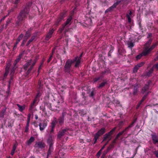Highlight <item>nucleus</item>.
<instances>
[{
  "label": "nucleus",
  "instance_id": "nucleus-51",
  "mask_svg": "<svg viewBox=\"0 0 158 158\" xmlns=\"http://www.w3.org/2000/svg\"><path fill=\"white\" fill-rule=\"evenodd\" d=\"M126 16L127 18L128 23H130L131 22V19L129 15L128 14H127Z\"/></svg>",
  "mask_w": 158,
  "mask_h": 158
},
{
  "label": "nucleus",
  "instance_id": "nucleus-22",
  "mask_svg": "<svg viewBox=\"0 0 158 158\" xmlns=\"http://www.w3.org/2000/svg\"><path fill=\"white\" fill-rule=\"evenodd\" d=\"M105 128L104 127H103L99 130L97 132V133L101 136L103 135L105 132Z\"/></svg>",
  "mask_w": 158,
  "mask_h": 158
},
{
  "label": "nucleus",
  "instance_id": "nucleus-36",
  "mask_svg": "<svg viewBox=\"0 0 158 158\" xmlns=\"http://www.w3.org/2000/svg\"><path fill=\"white\" fill-rule=\"evenodd\" d=\"M10 78L9 81L8 87L9 88L11 83L13 81L14 76L10 75Z\"/></svg>",
  "mask_w": 158,
  "mask_h": 158
},
{
  "label": "nucleus",
  "instance_id": "nucleus-24",
  "mask_svg": "<svg viewBox=\"0 0 158 158\" xmlns=\"http://www.w3.org/2000/svg\"><path fill=\"white\" fill-rule=\"evenodd\" d=\"M110 148L108 147L107 149L105 151H104L103 153L101 156V158H105L106 156V155L107 154L108 151L110 150Z\"/></svg>",
  "mask_w": 158,
  "mask_h": 158
},
{
  "label": "nucleus",
  "instance_id": "nucleus-34",
  "mask_svg": "<svg viewBox=\"0 0 158 158\" xmlns=\"http://www.w3.org/2000/svg\"><path fill=\"white\" fill-rule=\"evenodd\" d=\"M113 102L114 104L115 105L117 106H121V105L120 104V102L118 100H114L113 101Z\"/></svg>",
  "mask_w": 158,
  "mask_h": 158
},
{
  "label": "nucleus",
  "instance_id": "nucleus-18",
  "mask_svg": "<svg viewBox=\"0 0 158 158\" xmlns=\"http://www.w3.org/2000/svg\"><path fill=\"white\" fill-rule=\"evenodd\" d=\"M47 124L44 123H40L39 124V126L40 127V131H42L44 130L47 126Z\"/></svg>",
  "mask_w": 158,
  "mask_h": 158
},
{
  "label": "nucleus",
  "instance_id": "nucleus-57",
  "mask_svg": "<svg viewBox=\"0 0 158 158\" xmlns=\"http://www.w3.org/2000/svg\"><path fill=\"white\" fill-rule=\"evenodd\" d=\"M153 153L158 158V150L155 151Z\"/></svg>",
  "mask_w": 158,
  "mask_h": 158
},
{
  "label": "nucleus",
  "instance_id": "nucleus-31",
  "mask_svg": "<svg viewBox=\"0 0 158 158\" xmlns=\"http://www.w3.org/2000/svg\"><path fill=\"white\" fill-rule=\"evenodd\" d=\"M6 110L5 109H2L0 112V117L2 118L4 117V114L5 113Z\"/></svg>",
  "mask_w": 158,
  "mask_h": 158
},
{
  "label": "nucleus",
  "instance_id": "nucleus-2",
  "mask_svg": "<svg viewBox=\"0 0 158 158\" xmlns=\"http://www.w3.org/2000/svg\"><path fill=\"white\" fill-rule=\"evenodd\" d=\"M29 10V7L26 6L24 9L20 11L17 18V20L16 23V26H20L24 22L27 17Z\"/></svg>",
  "mask_w": 158,
  "mask_h": 158
},
{
  "label": "nucleus",
  "instance_id": "nucleus-30",
  "mask_svg": "<svg viewBox=\"0 0 158 158\" xmlns=\"http://www.w3.org/2000/svg\"><path fill=\"white\" fill-rule=\"evenodd\" d=\"M35 139V138L34 137H31L27 141V144L29 145L30 144L32 143L34 141Z\"/></svg>",
  "mask_w": 158,
  "mask_h": 158
},
{
  "label": "nucleus",
  "instance_id": "nucleus-29",
  "mask_svg": "<svg viewBox=\"0 0 158 158\" xmlns=\"http://www.w3.org/2000/svg\"><path fill=\"white\" fill-rule=\"evenodd\" d=\"M108 139H109V140H110L111 139L110 136L109 135V134L106 133L104 135L103 141H105Z\"/></svg>",
  "mask_w": 158,
  "mask_h": 158
},
{
  "label": "nucleus",
  "instance_id": "nucleus-7",
  "mask_svg": "<svg viewBox=\"0 0 158 158\" xmlns=\"http://www.w3.org/2000/svg\"><path fill=\"white\" fill-rule=\"evenodd\" d=\"M23 36V34H21L19 35L17 39H16V42L14 44V45L13 47V50H14L16 49L17 47V44L19 43L20 40H22Z\"/></svg>",
  "mask_w": 158,
  "mask_h": 158
},
{
  "label": "nucleus",
  "instance_id": "nucleus-13",
  "mask_svg": "<svg viewBox=\"0 0 158 158\" xmlns=\"http://www.w3.org/2000/svg\"><path fill=\"white\" fill-rule=\"evenodd\" d=\"M32 29L33 28L32 27H30L29 28L26 32L24 37L27 39L30 37L31 34V31Z\"/></svg>",
  "mask_w": 158,
  "mask_h": 158
},
{
  "label": "nucleus",
  "instance_id": "nucleus-26",
  "mask_svg": "<svg viewBox=\"0 0 158 158\" xmlns=\"http://www.w3.org/2000/svg\"><path fill=\"white\" fill-rule=\"evenodd\" d=\"M115 6L113 5L112 6L110 7L109 8H108V9H107L105 11V13H106L109 12H110L112 11L115 8Z\"/></svg>",
  "mask_w": 158,
  "mask_h": 158
},
{
  "label": "nucleus",
  "instance_id": "nucleus-48",
  "mask_svg": "<svg viewBox=\"0 0 158 158\" xmlns=\"http://www.w3.org/2000/svg\"><path fill=\"white\" fill-rule=\"evenodd\" d=\"M29 124H27L26 126L25 127V128L24 129V132L25 133H27L28 132L29 130Z\"/></svg>",
  "mask_w": 158,
  "mask_h": 158
},
{
  "label": "nucleus",
  "instance_id": "nucleus-28",
  "mask_svg": "<svg viewBox=\"0 0 158 158\" xmlns=\"http://www.w3.org/2000/svg\"><path fill=\"white\" fill-rule=\"evenodd\" d=\"M65 15V13H62L60 14V16L58 19V21L59 22L61 21L64 19Z\"/></svg>",
  "mask_w": 158,
  "mask_h": 158
},
{
  "label": "nucleus",
  "instance_id": "nucleus-16",
  "mask_svg": "<svg viewBox=\"0 0 158 158\" xmlns=\"http://www.w3.org/2000/svg\"><path fill=\"white\" fill-rule=\"evenodd\" d=\"M66 113L64 112H63L62 113V115L60 116L58 118V121L59 123L60 124H63L64 122V118Z\"/></svg>",
  "mask_w": 158,
  "mask_h": 158
},
{
  "label": "nucleus",
  "instance_id": "nucleus-11",
  "mask_svg": "<svg viewBox=\"0 0 158 158\" xmlns=\"http://www.w3.org/2000/svg\"><path fill=\"white\" fill-rule=\"evenodd\" d=\"M32 62V59L27 60V61L26 63L23 65V68L25 71L27 70V69H28V67L31 66Z\"/></svg>",
  "mask_w": 158,
  "mask_h": 158
},
{
  "label": "nucleus",
  "instance_id": "nucleus-54",
  "mask_svg": "<svg viewBox=\"0 0 158 158\" xmlns=\"http://www.w3.org/2000/svg\"><path fill=\"white\" fill-rule=\"evenodd\" d=\"M100 136L97 133L94 135V139L97 140Z\"/></svg>",
  "mask_w": 158,
  "mask_h": 158
},
{
  "label": "nucleus",
  "instance_id": "nucleus-17",
  "mask_svg": "<svg viewBox=\"0 0 158 158\" xmlns=\"http://www.w3.org/2000/svg\"><path fill=\"white\" fill-rule=\"evenodd\" d=\"M151 136L153 143L156 144L158 142V136L155 134L152 135Z\"/></svg>",
  "mask_w": 158,
  "mask_h": 158
},
{
  "label": "nucleus",
  "instance_id": "nucleus-15",
  "mask_svg": "<svg viewBox=\"0 0 158 158\" xmlns=\"http://www.w3.org/2000/svg\"><path fill=\"white\" fill-rule=\"evenodd\" d=\"M57 123V121L56 118H54L53 120L52 123V128L51 131H50V133L51 132H52L53 131Z\"/></svg>",
  "mask_w": 158,
  "mask_h": 158
},
{
  "label": "nucleus",
  "instance_id": "nucleus-21",
  "mask_svg": "<svg viewBox=\"0 0 158 158\" xmlns=\"http://www.w3.org/2000/svg\"><path fill=\"white\" fill-rule=\"evenodd\" d=\"M16 105L18 107V110L21 112H23L25 110L26 107V106L25 105L21 106L19 104H17Z\"/></svg>",
  "mask_w": 158,
  "mask_h": 158
},
{
  "label": "nucleus",
  "instance_id": "nucleus-45",
  "mask_svg": "<svg viewBox=\"0 0 158 158\" xmlns=\"http://www.w3.org/2000/svg\"><path fill=\"white\" fill-rule=\"evenodd\" d=\"M128 45V47H129L130 49H132V48L134 46V44L132 42H130L128 43L127 44Z\"/></svg>",
  "mask_w": 158,
  "mask_h": 158
},
{
  "label": "nucleus",
  "instance_id": "nucleus-50",
  "mask_svg": "<svg viewBox=\"0 0 158 158\" xmlns=\"http://www.w3.org/2000/svg\"><path fill=\"white\" fill-rule=\"evenodd\" d=\"M126 134L125 133V132H124V131L123 130V131H122L120 132H119L118 134L116 136V138H118L119 137L122 135L123 134Z\"/></svg>",
  "mask_w": 158,
  "mask_h": 158
},
{
  "label": "nucleus",
  "instance_id": "nucleus-32",
  "mask_svg": "<svg viewBox=\"0 0 158 158\" xmlns=\"http://www.w3.org/2000/svg\"><path fill=\"white\" fill-rule=\"evenodd\" d=\"M149 92H147L142 97V99L140 101L141 103H142L146 99Z\"/></svg>",
  "mask_w": 158,
  "mask_h": 158
},
{
  "label": "nucleus",
  "instance_id": "nucleus-3",
  "mask_svg": "<svg viewBox=\"0 0 158 158\" xmlns=\"http://www.w3.org/2000/svg\"><path fill=\"white\" fill-rule=\"evenodd\" d=\"M152 41V39L150 38L149 39L144 45V50L145 51H148V53H150L158 45V41L153 43L150 47H149Z\"/></svg>",
  "mask_w": 158,
  "mask_h": 158
},
{
  "label": "nucleus",
  "instance_id": "nucleus-35",
  "mask_svg": "<svg viewBox=\"0 0 158 158\" xmlns=\"http://www.w3.org/2000/svg\"><path fill=\"white\" fill-rule=\"evenodd\" d=\"M9 71L5 70V72L4 73L3 76V80L5 79L6 78V77L9 73Z\"/></svg>",
  "mask_w": 158,
  "mask_h": 158
},
{
  "label": "nucleus",
  "instance_id": "nucleus-49",
  "mask_svg": "<svg viewBox=\"0 0 158 158\" xmlns=\"http://www.w3.org/2000/svg\"><path fill=\"white\" fill-rule=\"evenodd\" d=\"M36 36L37 34L36 33L34 34L29 40L32 42L35 39Z\"/></svg>",
  "mask_w": 158,
  "mask_h": 158
},
{
  "label": "nucleus",
  "instance_id": "nucleus-37",
  "mask_svg": "<svg viewBox=\"0 0 158 158\" xmlns=\"http://www.w3.org/2000/svg\"><path fill=\"white\" fill-rule=\"evenodd\" d=\"M11 65L10 62L7 63L5 70L9 71Z\"/></svg>",
  "mask_w": 158,
  "mask_h": 158
},
{
  "label": "nucleus",
  "instance_id": "nucleus-55",
  "mask_svg": "<svg viewBox=\"0 0 158 158\" xmlns=\"http://www.w3.org/2000/svg\"><path fill=\"white\" fill-rule=\"evenodd\" d=\"M152 67H153V69L155 68L156 70H158V63L154 64Z\"/></svg>",
  "mask_w": 158,
  "mask_h": 158
},
{
  "label": "nucleus",
  "instance_id": "nucleus-41",
  "mask_svg": "<svg viewBox=\"0 0 158 158\" xmlns=\"http://www.w3.org/2000/svg\"><path fill=\"white\" fill-rule=\"evenodd\" d=\"M64 98L63 97L60 96L59 97V100L57 101V103H62L63 102Z\"/></svg>",
  "mask_w": 158,
  "mask_h": 158
},
{
  "label": "nucleus",
  "instance_id": "nucleus-39",
  "mask_svg": "<svg viewBox=\"0 0 158 158\" xmlns=\"http://www.w3.org/2000/svg\"><path fill=\"white\" fill-rule=\"evenodd\" d=\"M76 9V8L75 7L72 10L70 11L69 17H72V18H73V16L74 14V12Z\"/></svg>",
  "mask_w": 158,
  "mask_h": 158
},
{
  "label": "nucleus",
  "instance_id": "nucleus-38",
  "mask_svg": "<svg viewBox=\"0 0 158 158\" xmlns=\"http://www.w3.org/2000/svg\"><path fill=\"white\" fill-rule=\"evenodd\" d=\"M86 23L88 25H91L92 24V22L91 19H88L86 22Z\"/></svg>",
  "mask_w": 158,
  "mask_h": 158
},
{
  "label": "nucleus",
  "instance_id": "nucleus-43",
  "mask_svg": "<svg viewBox=\"0 0 158 158\" xmlns=\"http://www.w3.org/2000/svg\"><path fill=\"white\" fill-rule=\"evenodd\" d=\"M37 93L35 97L40 99V98L41 95L42 91L40 90H37Z\"/></svg>",
  "mask_w": 158,
  "mask_h": 158
},
{
  "label": "nucleus",
  "instance_id": "nucleus-61",
  "mask_svg": "<svg viewBox=\"0 0 158 158\" xmlns=\"http://www.w3.org/2000/svg\"><path fill=\"white\" fill-rule=\"evenodd\" d=\"M17 68V67L16 66V65H15L13 64V67L12 68H11V69L15 71Z\"/></svg>",
  "mask_w": 158,
  "mask_h": 158
},
{
  "label": "nucleus",
  "instance_id": "nucleus-4",
  "mask_svg": "<svg viewBox=\"0 0 158 158\" xmlns=\"http://www.w3.org/2000/svg\"><path fill=\"white\" fill-rule=\"evenodd\" d=\"M36 62V60H34L33 61H32L31 66L30 67V68L28 69L27 70V71L25 73V76L26 77L28 78L29 77V74L31 73V71L33 69V67L34 66Z\"/></svg>",
  "mask_w": 158,
  "mask_h": 158
},
{
  "label": "nucleus",
  "instance_id": "nucleus-27",
  "mask_svg": "<svg viewBox=\"0 0 158 158\" xmlns=\"http://www.w3.org/2000/svg\"><path fill=\"white\" fill-rule=\"evenodd\" d=\"M35 107L32 106L30 105L29 106L28 110L31 113H32V115H33L34 112L35 111Z\"/></svg>",
  "mask_w": 158,
  "mask_h": 158
},
{
  "label": "nucleus",
  "instance_id": "nucleus-1",
  "mask_svg": "<svg viewBox=\"0 0 158 158\" xmlns=\"http://www.w3.org/2000/svg\"><path fill=\"white\" fill-rule=\"evenodd\" d=\"M82 55L83 53H82L79 56H76L72 60L68 59L66 61L64 68V71L66 74H70L71 71V68L73 64L75 63L74 65L75 68H77L79 67Z\"/></svg>",
  "mask_w": 158,
  "mask_h": 158
},
{
  "label": "nucleus",
  "instance_id": "nucleus-44",
  "mask_svg": "<svg viewBox=\"0 0 158 158\" xmlns=\"http://www.w3.org/2000/svg\"><path fill=\"white\" fill-rule=\"evenodd\" d=\"M42 85L41 84V81L39 80L38 81L37 85V87L39 88V90H41V89L42 88Z\"/></svg>",
  "mask_w": 158,
  "mask_h": 158
},
{
  "label": "nucleus",
  "instance_id": "nucleus-25",
  "mask_svg": "<svg viewBox=\"0 0 158 158\" xmlns=\"http://www.w3.org/2000/svg\"><path fill=\"white\" fill-rule=\"evenodd\" d=\"M53 140L52 139V138L50 136V153L51 152H52L53 150L52 145L54 143Z\"/></svg>",
  "mask_w": 158,
  "mask_h": 158
},
{
  "label": "nucleus",
  "instance_id": "nucleus-8",
  "mask_svg": "<svg viewBox=\"0 0 158 158\" xmlns=\"http://www.w3.org/2000/svg\"><path fill=\"white\" fill-rule=\"evenodd\" d=\"M72 19L73 18L71 17H69V18L67 19L65 23L62 25V27L60 29V32H62L65 27L67 26L69 24Z\"/></svg>",
  "mask_w": 158,
  "mask_h": 158
},
{
  "label": "nucleus",
  "instance_id": "nucleus-12",
  "mask_svg": "<svg viewBox=\"0 0 158 158\" xmlns=\"http://www.w3.org/2000/svg\"><path fill=\"white\" fill-rule=\"evenodd\" d=\"M136 119H134L131 123L127 127H126L124 130H123L124 131L126 134L127 133V132L129 130V129L130 128L133 127L134 123L136 122Z\"/></svg>",
  "mask_w": 158,
  "mask_h": 158
},
{
  "label": "nucleus",
  "instance_id": "nucleus-62",
  "mask_svg": "<svg viewBox=\"0 0 158 158\" xmlns=\"http://www.w3.org/2000/svg\"><path fill=\"white\" fill-rule=\"evenodd\" d=\"M94 90H93L91 93L89 95V96L91 97H93L94 95Z\"/></svg>",
  "mask_w": 158,
  "mask_h": 158
},
{
  "label": "nucleus",
  "instance_id": "nucleus-64",
  "mask_svg": "<svg viewBox=\"0 0 158 158\" xmlns=\"http://www.w3.org/2000/svg\"><path fill=\"white\" fill-rule=\"evenodd\" d=\"M17 145L16 144H15L13 146L12 149L13 150H15L16 148H17Z\"/></svg>",
  "mask_w": 158,
  "mask_h": 158
},
{
  "label": "nucleus",
  "instance_id": "nucleus-5",
  "mask_svg": "<svg viewBox=\"0 0 158 158\" xmlns=\"http://www.w3.org/2000/svg\"><path fill=\"white\" fill-rule=\"evenodd\" d=\"M152 81L151 80H149L147 83L145 84L144 86L143 87L142 89L141 92L143 94H144L149 89V86L151 83Z\"/></svg>",
  "mask_w": 158,
  "mask_h": 158
},
{
  "label": "nucleus",
  "instance_id": "nucleus-20",
  "mask_svg": "<svg viewBox=\"0 0 158 158\" xmlns=\"http://www.w3.org/2000/svg\"><path fill=\"white\" fill-rule=\"evenodd\" d=\"M68 130L67 129H64L62 130L61 131L59 132L58 135V137L59 138H61L64 135L66 132L68 131Z\"/></svg>",
  "mask_w": 158,
  "mask_h": 158
},
{
  "label": "nucleus",
  "instance_id": "nucleus-40",
  "mask_svg": "<svg viewBox=\"0 0 158 158\" xmlns=\"http://www.w3.org/2000/svg\"><path fill=\"white\" fill-rule=\"evenodd\" d=\"M116 127H114L108 133V134L110 135V136H111V135L113 134V133L115 131L116 129Z\"/></svg>",
  "mask_w": 158,
  "mask_h": 158
},
{
  "label": "nucleus",
  "instance_id": "nucleus-52",
  "mask_svg": "<svg viewBox=\"0 0 158 158\" xmlns=\"http://www.w3.org/2000/svg\"><path fill=\"white\" fill-rule=\"evenodd\" d=\"M101 79V77H98L94 78L93 79L94 82H96Z\"/></svg>",
  "mask_w": 158,
  "mask_h": 158
},
{
  "label": "nucleus",
  "instance_id": "nucleus-56",
  "mask_svg": "<svg viewBox=\"0 0 158 158\" xmlns=\"http://www.w3.org/2000/svg\"><path fill=\"white\" fill-rule=\"evenodd\" d=\"M15 71L10 69V75L15 76Z\"/></svg>",
  "mask_w": 158,
  "mask_h": 158
},
{
  "label": "nucleus",
  "instance_id": "nucleus-9",
  "mask_svg": "<svg viewBox=\"0 0 158 158\" xmlns=\"http://www.w3.org/2000/svg\"><path fill=\"white\" fill-rule=\"evenodd\" d=\"M144 64V62H141L136 65L133 69V72L136 73L137 72L139 68L143 66Z\"/></svg>",
  "mask_w": 158,
  "mask_h": 158
},
{
  "label": "nucleus",
  "instance_id": "nucleus-60",
  "mask_svg": "<svg viewBox=\"0 0 158 158\" xmlns=\"http://www.w3.org/2000/svg\"><path fill=\"white\" fill-rule=\"evenodd\" d=\"M152 35L151 33H149L148 34L147 36V38L148 39L152 37Z\"/></svg>",
  "mask_w": 158,
  "mask_h": 158
},
{
  "label": "nucleus",
  "instance_id": "nucleus-47",
  "mask_svg": "<svg viewBox=\"0 0 158 158\" xmlns=\"http://www.w3.org/2000/svg\"><path fill=\"white\" fill-rule=\"evenodd\" d=\"M39 100L40 99L35 96L33 102L37 104L39 102Z\"/></svg>",
  "mask_w": 158,
  "mask_h": 158
},
{
  "label": "nucleus",
  "instance_id": "nucleus-59",
  "mask_svg": "<svg viewBox=\"0 0 158 158\" xmlns=\"http://www.w3.org/2000/svg\"><path fill=\"white\" fill-rule=\"evenodd\" d=\"M37 105V104H36L34 102H32L30 104V106H32L34 107L35 108V106Z\"/></svg>",
  "mask_w": 158,
  "mask_h": 158
},
{
  "label": "nucleus",
  "instance_id": "nucleus-53",
  "mask_svg": "<svg viewBox=\"0 0 158 158\" xmlns=\"http://www.w3.org/2000/svg\"><path fill=\"white\" fill-rule=\"evenodd\" d=\"M20 59L19 58H17L15 60L14 63V65H16L18 63V62H19L20 61Z\"/></svg>",
  "mask_w": 158,
  "mask_h": 158
},
{
  "label": "nucleus",
  "instance_id": "nucleus-58",
  "mask_svg": "<svg viewBox=\"0 0 158 158\" xmlns=\"http://www.w3.org/2000/svg\"><path fill=\"white\" fill-rule=\"evenodd\" d=\"M102 153V152L99 150L97 153L96 156L98 157V158H99Z\"/></svg>",
  "mask_w": 158,
  "mask_h": 158
},
{
  "label": "nucleus",
  "instance_id": "nucleus-63",
  "mask_svg": "<svg viewBox=\"0 0 158 158\" xmlns=\"http://www.w3.org/2000/svg\"><path fill=\"white\" fill-rule=\"evenodd\" d=\"M42 64H41L39 67L38 70V75H39V73H40V70L41 69V66H42Z\"/></svg>",
  "mask_w": 158,
  "mask_h": 158
},
{
  "label": "nucleus",
  "instance_id": "nucleus-19",
  "mask_svg": "<svg viewBox=\"0 0 158 158\" xmlns=\"http://www.w3.org/2000/svg\"><path fill=\"white\" fill-rule=\"evenodd\" d=\"M138 88L139 86L137 84H136L134 86L133 90V94L134 95H136L138 94Z\"/></svg>",
  "mask_w": 158,
  "mask_h": 158
},
{
  "label": "nucleus",
  "instance_id": "nucleus-10",
  "mask_svg": "<svg viewBox=\"0 0 158 158\" xmlns=\"http://www.w3.org/2000/svg\"><path fill=\"white\" fill-rule=\"evenodd\" d=\"M45 143L43 142L39 141L36 142L35 147L38 148H41V149L44 148L45 147Z\"/></svg>",
  "mask_w": 158,
  "mask_h": 158
},
{
  "label": "nucleus",
  "instance_id": "nucleus-14",
  "mask_svg": "<svg viewBox=\"0 0 158 158\" xmlns=\"http://www.w3.org/2000/svg\"><path fill=\"white\" fill-rule=\"evenodd\" d=\"M127 0H117L116 2L113 5L115 7H116L118 5L121 3H123V4H126Z\"/></svg>",
  "mask_w": 158,
  "mask_h": 158
},
{
  "label": "nucleus",
  "instance_id": "nucleus-33",
  "mask_svg": "<svg viewBox=\"0 0 158 158\" xmlns=\"http://www.w3.org/2000/svg\"><path fill=\"white\" fill-rule=\"evenodd\" d=\"M154 71L153 67H152L147 73V76L150 77Z\"/></svg>",
  "mask_w": 158,
  "mask_h": 158
},
{
  "label": "nucleus",
  "instance_id": "nucleus-6",
  "mask_svg": "<svg viewBox=\"0 0 158 158\" xmlns=\"http://www.w3.org/2000/svg\"><path fill=\"white\" fill-rule=\"evenodd\" d=\"M150 54L148 53V51H145V50H143V51L141 54L137 55L136 57V59L137 60L140 59L142 56H146L148 55V54Z\"/></svg>",
  "mask_w": 158,
  "mask_h": 158
},
{
  "label": "nucleus",
  "instance_id": "nucleus-46",
  "mask_svg": "<svg viewBox=\"0 0 158 158\" xmlns=\"http://www.w3.org/2000/svg\"><path fill=\"white\" fill-rule=\"evenodd\" d=\"M28 39L24 37L23 38V41H22V44L21 45V46H24V45L25 44V43H26V42L27 41V40Z\"/></svg>",
  "mask_w": 158,
  "mask_h": 158
},
{
  "label": "nucleus",
  "instance_id": "nucleus-23",
  "mask_svg": "<svg viewBox=\"0 0 158 158\" xmlns=\"http://www.w3.org/2000/svg\"><path fill=\"white\" fill-rule=\"evenodd\" d=\"M107 84V81L106 80L103 81V82H102L98 86V88L99 89H101L104 87Z\"/></svg>",
  "mask_w": 158,
  "mask_h": 158
},
{
  "label": "nucleus",
  "instance_id": "nucleus-42",
  "mask_svg": "<svg viewBox=\"0 0 158 158\" xmlns=\"http://www.w3.org/2000/svg\"><path fill=\"white\" fill-rule=\"evenodd\" d=\"M114 48L112 46H111L110 48V50L109 51V53L108 54V56H111V54L112 52L114 50Z\"/></svg>",
  "mask_w": 158,
  "mask_h": 158
}]
</instances>
